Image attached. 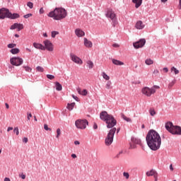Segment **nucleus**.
Segmentation results:
<instances>
[{
	"mask_svg": "<svg viewBox=\"0 0 181 181\" xmlns=\"http://www.w3.org/2000/svg\"><path fill=\"white\" fill-rule=\"evenodd\" d=\"M4 181H11V179L9 177H5Z\"/></svg>",
	"mask_w": 181,
	"mask_h": 181,
	"instance_id": "774afa93",
	"label": "nucleus"
},
{
	"mask_svg": "<svg viewBox=\"0 0 181 181\" xmlns=\"http://www.w3.org/2000/svg\"><path fill=\"white\" fill-rule=\"evenodd\" d=\"M77 91H78V94H80V95H81V93H82V91H83V90H81V88H77Z\"/></svg>",
	"mask_w": 181,
	"mask_h": 181,
	"instance_id": "5fc2aeb1",
	"label": "nucleus"
},
{
	"mask_svg": "<svg viewBox=\"0 0 181 181\" xmlns=\"http://www.w3.org/2000/svg\"><path fill=\"white\" fill-rule=\"evenodd\" d=\"M160 88L159 86L154 85L153 87H144L141 89V93L146 97H151L152 94H155L156 93V90Z\"/></svg>",
	"mask_w": 181,
	"mask_h": 181,
	"instance_id": "39448f33",
	"label": "nucleus"
},
{
	"mask_svg": "<svg viewBox=\"0 0 181 181\" xmlns=\"http://www.w3.org/2000/svg\"><path fill=\"white\" fill-rule=\"evenodd\" d=\"M102 76L105 80H110V77L108 75H107V74H105V72H103Z\"/></svg>",
	"mask_w": 181,
	"mask_h": 181,
	"instance_id": "7c9ffc66",
	"label": "nucleus"
},
{
	"mask_svg": "<svg viewBox=\"0 0 181 181\" xmlns=\"http://www.w3.org/2000/svg\"><path fill=\"white\" fill-rule=\"evenodd\" d=\"M84 45L86 47H93V42H91L90 40H88L87 38H84Z\"/></svg>",
	"mask_w": 181,
	"mask_h": 181,
	"instance_id": "aec40b11",
	"label": "nucleus"
},
{
	"mask_svg": "<svg viewBox=\"0 0 181 181\" xmlns=\"http://www.w3.org/2000/svg\"><path fill=\"white\" fill-rule=\"evenodd\" d=\"M49 18H52L54 21H62L67 16V11L63 8H55L54 11L48 13Z\"/></svg>",
	"mask_w": 181,
	"mask_h": 181,
	"instance_id": "7ed1b4c3",
	"label": "nucleus"
},
{
	"mask_svg": "<svg viewBox=\"0 0 181 181\" xmlns=\"http://www.w3.org/2000/svg\"><path fill=\"white\" fill-rule=\"evenodd\" d=\"M27 6H28V8H30V9H33V3L29 1L27 3Z\"/></svg>",
	"mask_w": 181,
	"mask_h": 181,
	"instance_id": "ea45409f",
	"label": "nucleus"
},
{
	"mask_svg": "<svg viewBox=\"0 0 181 181\" xmlns=\"http://www.w3.org/2000/svg\"><path fill=\"white\" fill-rule=\"evenodd\" d=\"M23 67V69H25V71H28V73L32 72V68H30L29 66H24Z\"/></svg>",
	"mask_w": 181,
	"mask_h": 181,
	"instance_id": "f704fd0d",
	"label": "nucleus"
},
{
	"mask_svg": "<svg viewBox=\"0 0 181 181\" xmlns=\"http://www.w3.org/2000/svg\"><path fill=\"white\" fill-rule=\"evenodd\" d=\"M17 29H18V32H19L20 30H22V29H23V24H22V23H18Z\"/></svg>",
	"mask_w": 181,
	"mask_h": 181,
	"instance_id": "473e14b6",
	"label": "nucleus"
},
{
	"mask_svg": "<svg viewBox=\"0 0 181 181\" xmlns=\"http://www.w3.org/2000/svg\"><path fill=\"white\" fill-rule=\"evenodd\" d=\"M74 144H75L76 145H80V141H74Z\"/></svg>",
	"mask_w": 181,
	"mask_h": 181,
	"instance_id": "69168bd1",
	"label": "nucleus"
},
{
	"mask_svg": "<svg viewBox=\"0 0 181 181\" xmlns=\"http://www.w3.org/2000/svg\"><path fill=\"white\" fill-rule=\"evenodd\" d=\"M47 78H49V80H53V78H54V76H53L52 74H47Z\"/></svg>",
	"mask_w": 181,
	"mask_h": 181,
	"instance_id": "79ce46f5",
	"label": "nucleus"
},
{
	"mask_svg": "<svg viewBox=\"0 0 181 181\" xmlns=\"http://www.w3.org/2000/svg\"><path fill=\"white\" fill-rule=\"evenodd\" d=\"M163 70V71H165V73H168V71H169V69H168V67H164Z\"/></svg>",
	"mask_w": 181,
	"mask_h": 181,
	"instance_id": "603ef678",
	"label": "nucleus"
},
{
	"mask_svg": "<svg viewBox=\"0 0 181 181\" xmlns=\"http://www.w3.org/2000/svg\"><path fill=\"white\" fill-rule=\"evenodd\" d=\"M36 70H37L40 73H43L45 71V69L43 67L38 66L36 67Z\"/></svg>",
	"mask_w": 181,
	"mask_h": 181,
	"instance_id": "c85d7f7f",
	"label": "nucleus"
},
{
	"mask_svg": "<svg viewBox=\"0 0 181 181\" xmlns=\"http://www.w3.org/2000/svg\"><path fill=\"white\" fill-rule=\"evenodd\" d=\"M61 134H62V130L60 129H57L56 138H59V136H60Z\"/></svg>",
	"mask_w": 181,
	"mask_h": 181,
	"instance_id": "58836bf2",
	"label": "nucleus"
},
{
	"mask_svg": "<svg viewBox=\"0 0 181 181\" xmlns=\"http://www.w3.org/2000/svg\"><path fill=\"white\" fill-rule=\"evenodd\" d=\"M30 16H32V13H28L23 16V18L25 19H28V18H30Z\"/></svg>",
	"mask_w": 181,
	"mask_h": 181,
	"instance_id": "de8ad7c7",
	"label": "nucleus"
},
{
	"mask_svg": "<svg viewBox=\"0 0 181 181\" xmlns=\"http://www.w3.org/2000/svg\"><path fill=\"white\" fill-rule=\"evenodd\" d=\"M87 64H88V69H93V67H94V63L93 62V61H88Z\"/></svg>",
	"mask_w": 181,
	"mask_h": 181,
	"instance_id": "cd10ccee",
	"label": "nucleus"
},
{
	"mask_svg": "<svg viewBox=\"0 0 181 181\" xmlns=\"http://www.w3.org/2000/svg\"><path fill=\"white\" fill-rule=\"evenodd\" d=\"M9 12V9L2 8L0 9V19H5V18H8V14Z\"/></svg>",
	"mask_w": 181,
	"mask_h": 181,
	"instance_id": "9b49d317",
	"label": "nucleus"
},
{
	"mask_svg": "<svg viewBox=\"0 0 181 181\" xmlns=\"http://www.w3.org/2000/svg\"><path fill=\"white\" fill-rule=\"evenodd\" d=\"M149 112H150V115H151V117H153L154 115H156V112H155V110H153L152 108L149 110Z\"/></svg>",
	"mask_w": 181,
	"mask_h": 181,
	"instance_id": "72a5a7b5",
	"label": "nucleus"
},
{
	"mask_svg": "<svg viewBox=\"0 0 181 181\" xmlns=\"http://www.w3.org/2000/svg\"><path fill=\"white\" fill-rule=\"evenodd\" d=\"M75 125L78 129H86L87 125H88V121L87 119H78L76 120Z\"/></svg>",
	"mask_w": 181,
	"mask_h": 181,
	"instance_id": "6e6552de",
	"label": "nucleus"
},
{
	"mask_svg": "<svg viewBox=\"0 0 181 181\" xmlns=\"http://www.w3.org/2000/svg\"><path fill=\"white\" fill-rule=\"evenodd\" d=\"M57 35H59V32H57V31H52L51 33V36L53 38L56 37Z\"/></svg>",
	"mask_w": 181,
	"mask_h": 181,
	"instance_id": "4c0bfd02",
	"label": "nucleus"
},
{
	"mask_svg": "<svg viewBox=\"0 0 181 181\" xmlns=\"http://www.w3.org/2000/svg\"><path fill=\"white\" fill-rule=\"evenodd\" d=\"M71 158L76 159V158H77V156L76 154H71Z\"/></svg>",
	"mask_w": 181,
	"mask_h": 181,
	"instance_id": "e2e57ef3",
	"label": "nucleus"
},
{
	"mask_svg": "<svg viewBox=\"0 0 181 181\" xmlns=\"http://www.w3.org/2000/svg\"><path fill=\"white\" fill-rule=\"evenodd\" d=\"M40 14L45 13V10L43 9L42 7L40 9Z\"/></svg>",
	"mask_w": 181,
	"mask_h": 181,
	"instance_id": "6e6d98bb",
	"label": "nucleus"
},
{
	"mask_svg": "<svg viewBox=\"0 0 181 181\" xmlns=\"http://www.w3.org/2000/svg\"><path fill=\"white\" fill-rule=\"evenodd\" d=\"M55 86L57 91H62V90H63V86L59 82L55 83Z\"/></svg>",
	"mask_w": 181,
	"mask_h": 181,
	"instance_id": "4be33fe9",
	"label": "nucleus"
},
{
	"mask_svg": "<svg viewBox=\"0 0 181 181\" xmlns=\"http://www.w3.org/2000/svg\"><path fill=\"white\" fill-rule=\"evenodd\" d=\"M158 173L155 170H151L146 173V176H154V177H157Z\"/></svg>",
	"mask_w": 181,
	"mask_h": 181,
	"instance_id": "a211bd4d",
	"label": "nucleus"
},
{
	"mask_svg": "<svg viewBox=\"0 0 181 181\" xmlns=\"http://www.w3.org/2000/svg\"><path fill=\"white\" fill-rule=\"evenodd\" d=\"M44 129H45V131H52V129L49 128L47 124H44Z\"/></svg>",
	"mask_w": 181,
	"mask_h": 181,
	"instance_id": "a18cd8bd",
	"label": "nucleus"
},
{
	"mask_svg": "<svg viewBox=\"0 0 181 181\" xmlns=\"http://www.w3.org/2000/svg\"><path fill=\"white\" fill-rule=\"evenodd\" d=\"M175 81H173L172 82H170L168 85V88H172V87H173V86H175Z\"/></svg>",
	"mask_w": 181,
	"mask_h": 181,
	"instance_id": "37998d69",
	"label": "nucleus"
},
{
	"mask_svg": "<svg viewBox=\"0 0 181 181\" xmlns=\"http://www.w3.org/2000/svg\"><path fill=\"white\" fill-rule=\"evenodd\" d=\"M112 83H111V81H108L107 82V83H106V86H105V87H106V88L107 89V90H110V88H111V85H112Z\"/></svg>",
	"mask_w": 181,
	"mask_h": 181,
	"instance_id": "2f4dec72",
	"label": "nucleus"
},
{
	"mask_svg": "<svg viewBox=\"0 0 181 181\" xmlns=\"http://www.w3.org/2000/svg\"><path fill=\"white\" fill-rule=\"evenodd\" d=\"M33 46L35 49H38L40 50H45V46H43L42 44L34 42Z\"/></svg>",
	"mask_w": 181,
	"mask_h": 181,
	"instance_id": "f3484780",
	"label": "nucleus"
},
{
	"mask_svg": "<svg viewBox=\"0 0 181 181\" xmlns=\"http://www.w3.org/2000/svg\"><path fill=\"white\" fill-rule=\"evenodd\" d=\"M23 142H24L25 144H27L28 142V137H24L23 139Z\"/></svg>",
	"mask_w": 181,
	"mask_h": 181,
	"instance_id": "3c124183",
	"label": "nucleus"
},
{
	"mask_svg": "<svg viewBox=\"0 0 181 181\" xmlns=\"http://www.w3.org/2000/svg\"><path fill=\"white\" fill-rule=\"evenodd\" d=\"M74 105H76V103H68L66 108L69 111H72V110L74 108Z\"/></svg>",
	"mask_w": 181,
	"mask_h": 181,
	"instance_id": "5701e85b",
	"label": "nucleus"
},
{
	"mask_svg": "<svg viewBox=\"0 0 181 181\" xmlns=\"http://www.w3.org/2000/svg\"><path fill=\"white\" fill-rule=\"evenodd\" d=\"M100 118L107 124V128L111 129L114 128L115 125H117V119L114 118V116L112 115H108V112L107 111H103L100 114Z\"/></svg>",
	"mask_w": 181,
	"mask_h": 181,
	"instance_id": "f03ea898",
	"label": "nucleus"
},
{
	"mask_svg": "<svg viewBox=\"0 0 181 181\" xmlns=\"http://www.w3.org/2000/svg\"><path fill=\"white\" fill-rule=\"evenodd\" d=\"M13 129V127H8L7 132H9V131H12Z\"/></svg>",
	"mask_w": 181,
	"mask_h": 181,
	"instance_id": "0e129e2a",
	"label": "nucleus"
},
{
	"mask_svg": "<svg viewBox=\"0 0 181 181\" xmlns=\"http://www.w3.org/2000/svg\"><path fill=\"white\" fill-rule=\"evenodd\" d=\"M146 64H147V66H151V64H153V60L151 59H147L145 61Z\"/></svg>",
	"mask_w": 181,
	"mask_h": 181,
	"instance_id": "bb28decb",
	"label": "nucleus"
},
{
	"mask_svg": "<svg viewBox=\"0 0 181 181\" xmlns=\"http://www.w3.org/2000/svg\"><path fill=\"white\" fill-rule=\"evenodd\" d=\"M122 154V151H120L116 156V158H119V155Z\"/></svg>",
	"mask_w": 181,
	"mask_h": 181,
	"instance_id": "338daca9",
	"label": "nucleus"
},
{
	"mask_svg": "<svg viewBox=\"0 0 181 181\" xmlns=\"http://www.w3.org/2000/svg\"><path fill=\"white\" fill-rule=\"evenodd\" d=\"M121 117L122 118V119H124L127 122H132V119H131V118L125 116V115H124L123 113L121 114Z\"/></svg>",
	"mask_w": 181,
	"mask_h": 181,
	"instance_id": "b1692460",
	"label": "nucleus"
},
{
	"mask_svg": "<svg viewBox=\"0 0 181 181\" xmlns=\"http://www.w3.org/2000/svg\"><path fill=\"white\" fill-rule=\"evenodd\" d=\"M117 132V128L113 127L111 129L108 134L105 140V144L107 145V146H110L112 142H114V135H115V132Z\"/></svg>",
	"mask_w": 181,
	"mask_h": 181,
	"instance_id": "0eeeda50",
	"label": "nucleus"
},
{
	"mask_svg": "<svg viewBox=\"0 0 181 181\" xmlns=\"http://www.w3.org/2000/svg\"><path fill=\"white\" fill-rule=\"evenodd\" d=\"M105 16L106 18H109L112 20V25L113 28H115V26H117L118 24V20L117 19V15H115V13L112 11V9H107Z\"/></svg>",
	"mask_w": 181,
	"mask_h": 181,
	"instance_id": "423d86ee",
	"label": "nucleus"
},
{
	"mask_svg": "<svg viewBox=\"0 0 181 181\" xmlns=\"http://www.w3.org/2000/svg\"><path fill=\"white\" fill-rule=\"evenodd\" d=\"M77 91H78V94H80V95H81V93H82V91H83V90H81V88H77Z\"/></svg>",
	"mask_w": 181,
	"mask_h": 181,
	"instance_id": "864d4df0",
	"label": "nucleus"
},
{
	"mask_svg": "<svg viewBox=\"0 0 181 181\" xmlns=\"http://www.w3.org/2000/svg\"><path fill=\"white\" fill-rule=\"evenodd\" d=\"M70 57L74 63H76V64H83V61L81 59H80L78 57L76 56L74 54H70Z\"/></svg>",
	"mask_w": 181,
	"mask_h": 181,
	"instance_id": "f8f14e48",
	"label": "nucleus"
},
{
	"mask_svg": "<svg viewBox=\"0 0 181 181\" xmlns=\"http://www.w3.org/2000/svg\"><path fill=\"white\" fill-rule=\"evenodd\" d=\"M10 52L12 54H18V53H19L20 50L18 48H13L10 50Z\"/></svg>",
	"mask_w": 181,
	"mask_h": 181,
	"instance_id": "a878e982",
	"label": "nucleus"
},
{
	"mask_svg": "<svg viewBox=\"0 0 181 181\" xmlns=\"http://www.w3.org/2000/svg\"><path fill=\"white\" fill-rule=\"evenodd\" d=\"M13 132H16V135H19V128L15 127L13 129Z\"/></svg>",
	"mask_w": 181,
	"mask_h": 181,
	"instance_id": "49530a36",
	"label": "nucleus"
},
{
	"mask_svg": "<svg viewBox=\"0 0 181 181\" xmlns=\"http://www.w3.org/2000/svg\"><path fill=\"white\" fill-rule=\"evenodd\" d=\"M112 47H119V45L117 43H115V44L112 45Z\"/></svg>",
	"mask_w": 181,
	"mask_h": 181,
	"instance_id": "bf43d9fd",
	"label": "nucleus"
},
{
	"mask_svg": "<svg viewBox=\"0 0 181 181\" xmlns=\"http://www.w3.org/2000/svg\"><path fill=\"white\" fill-rule=\"evenodd\" d=\"M21 179H26V175H25L24 174H21Z\"/></svg>",
	"mask_w": 181,
	"mask_h": 181,
	"instance_id": "680f3d73",
	"label": "nucleus"
},
{
	"mask_svg": "<svg viewBox=\"0 0 181 181\" xmlns=\"http://www.w3.org/2000/svg\"><path fill=\"white\" fill-rule=\"evenodd\" d=\"M73 98L76 100V101H78V98L77 96H75L74 95H72Z\"/></svg>",
	"mask_w": 181,
	"mask_h": 181,
	"instance_id": "052dcab7",
	"label": "nucleus"
},
{
	"mask_svg": "<svg viewBox=\"0 0 181 181\" xmlns=\"http://www.w3.org/2000/svg\"><path fill=\"white\" fill-rule=\"evenodd\" d=\"M44 47L45 48V49H47L48 52H53V44H52L50 41H49L48 40L44 41Z\"/></svg>",
	"mask_w": 181,
	"mask_h": 181,
	"instance_id": "ddd939ff",
	"label": "nucleus"
},
{
	"mask_svg": "<svg viewBox=\"0 0 181 181\" xmlns=\"http://www.w3.org/2000/svg\"><path fill=\"white\" fill-rule=\"evenodd\" d=\"M123 176L126 177V179H129V173H126V172L123 173Z\"/></svg>",
	"mask_w": 181,
	"mask_h": 181,
	"instance_id": "c03bdc74",
	"label": "nucleus"
},
{
	"mask_svg": "<svg viewBox=\"0 0 181 181\" xmlns=\"http://www.w3.org/2000/svg\"><path fill=\"white\" fill-rule=\"evenodd\" d=\"M98 128V126L97 125V123H94L93 129H97Z\"/></svg>",
	"mask_w": 181,
	"mask_h": 181,
	"instance_id": "4d7b16f0",
	"label": "nucleus"
},
{
	"mask_svg": "<svg viewBox=\"0 0 181 181\" xmlns=\"http://www.w3.org/2000/svg\"><path fill=\"white\" fill-rule=\"evenodd\" d=\"M165 129L173 135H181V127L180 126H174L171 122L165 123Z\"/></svg>",
	"mask_w": 181,
	"mask_h": 181,
	"instance_id": "20e7f679",
	"label": "nucleus"
},
{
	"mask_svg": "<svg viewBox=\"0 0 181 181\" xmlns=\"http://www.w3.org/2000/svg\"><path fill=\"white\" fill-rule=\"evenodd\" d=\"M158 73H159V71L158 69H156L153 71V74H156V76H158Z\"/></svg>",
	"mask_w": 181,
	"mask_h": 181,
	"instance_id": "8fccbe9b",
	"label": "nucleus"
},
{
	"mask_svg": "<svg viewBox=\"0 0 181 181\" xmlns=\"http://www.w3.org/2000/svg\"><path fill=\"white\" fill-rule=\"evenodd\" d=\"M18 18H20V16H19L18 13H12L8 10V14L7 15V18H8V19H18Z\"/></svg>",
	"mask_w": 181,
	"mask_h": 181,
	"instance_id": "4468645a",
	"label": "nucleus"
},
{
	"mask_svg": "<svg viewBox=\"0 0 181 181\" xmlns=\"http://www.w3.org/2000/svg\"><path fill=\"white\" fill-rule=\"evenodd\" d=\"M135 28L141 30L144 29V28H145V25L144 24V22H142L141 21H139L136 22Z\"/></svg>",
	"mask_w": 181,
	"mask_h": 181,
	"instance_id": "dca6fc26",
	"label": "nucleus"
},
{
	"mask_svg": "<svg viewBox=\"0 0 181 181\" xmlns=\"http://www.w3.org/2000/svg\"><path fill=\"white\" fill-rule=\"evenodd\" d=\"M173 71L175 74H179V71L175 66L171 68V72Z\"/></svg>",
	"mask_w": 181,
	"mask_h": 181,
	"instance_id": "c756f323",
	"label": "nucleus"
},
{
	"mask_svg": "<svg viewBox=\"0 0 181 181\" xmlns=\"http://www.w3.org/2000/svg\"><path fill=\"white\" fill-rule=\"evenodd\" d=\"M88 93V92L87 91V90L83 89L82 90V92L81 93V95H87Z\"/></svg>",
	"mask_w": 181,
	"mask_h": 181,
	"instance_id": "a19ab883",
	"label": "nucleus"
},
{
	"mask_svg": "<svg viewBox=\"0 0 181 181\" xmlns=\"http://www.w3.org/2000/svg\"><path fill=\"white\" fill-rule=\"evenodd\" d=\"M17 28H18V23H16L13 24V25L11 26L10 29H11V30H13L14 29H17Z\"/></svg>",
	"mask_w": 181,
	"mask_h": 181,
	"instance_id": "c9c22d12",
	"label": "nucleus"
},
{
	"mask_svg": "<svg viewBox=\"0 0 181 181\" xmlns=\"http://www.w3.org/2000/svg\"><path fill=\"white\" fill-rule=\"evenodd\" d=\"M30 118H32V113H28V117L27 119L29 120H30Z\"/></svg>",
	"mask_w": 181,
	"mask_h": 181,
	"instance_id": "09e8293b",
	"label": "nucleus"
},
{
	"mask_svg": "<svg viewBox=\"0 0 181 181\" xmlns=\"http://www.w3.org/2000/svg\"><path fill=\"white\" fill-rule=\"evenodd\" d=\"M135 148H136V146H135V144H134V145L131 144L130 145V148L131 149H135Z\"/></svg>",
	"mask_w": 181,
	"mask_h": 181,
	"instance_id": "13d9d810",
	"label": "nucleus"
},
{
	"mask_svg": "<svg viewBox=\"0 0 181 181\" xmlns=\"http://www.w3.org/2000/svg\"><path fill=\"white\" fill-rule=\"evenodd\" d=\"M10 63L12 66H22L23 64V59L19 57H13L10 59Z\"/></svg>",
	"mask_w": 181,
	"mask_h": 181,
	"instance_id": "1a4fd4ad",
	"label": "nucleus"
},
{
	"mask_svg": "<svg viewBox=\"0 0 181 181\" xmlns=\"http://www.w3.org/2000/svg\"><path fill=\"white\" fill-rule=\"evenodd\" d=\"M112 63L115 64V66H124V62L117 59H112Z\"/></svg>",
	"mask_w": 181,
	"mask_h": 181,
	"instance_id": "412c9836",
	"label": "nucleus"
},
{
	"mask_svg": "<svg viewBox=\"0 0 181 181\" xmlns=\"http://www.w3.org/2000/svg\"><path fill=\"white\" fill-rule=\"evenodd\" d=\"M132 141L134 142V144H136L137 145H141V139L132 137Z\"/></svg>",
	"mask_w": 181,
	"mask_h": 181,
	"instance_id": "393cba45",
	"label": "nucleus"
},
{
	"mask_svg": "<svg viewBox=\"0 0 181 181\" xmlns=\"http://www.w3.org/2000/svg\"><path fill=\"white\" fill-rule=\"evenodd\" d=\"M75 35L78 36V37H83L86 35L84 31L81 30L80 28H77L75 30Z\"/></svg>",
	"mask_w": 181,
	"mask_h": 181,
	"instance_id": "2eb2a0df",
	"label": "nucleus"
},
{
	"mask_svg": "<svg viewBox=\"0 0 181 181\" xmlns=\"http://www.w3.org/2000/svg\"><path fill=\"white\" fill-rule=\"evenodd\" d=\"M142 1L143 0H132L133 4H135V8H136V9L142 5Z\"/></svg>",
	"mask_w": 181,
	"mask_h": 181,
	"instance_id": "6ab92c4d",
	"label": "nucleus"
},
{
	"mask_svg": "<svg viewBox=\"0 0 181 181\" xmlns=\"http://www.w3.org/2000/svg\"><path fill=\"white\" fill-rule=\"evenodd\" d=\"M146 43V40L145 39H140L139 41L133 43V46L134 49H139L141 47H144L145 44Z\"/></svg>",
	"mask_w": 181,
	"mask_h": 181,
	"instance_id": "9d476101",
	"label": "nucleus"
},
{
	"mask_svg": "<svg viewBox=\"0 0 181 181\" xmlns=\"http://www.w3.org/2000/svg\"><path fill=\"white\" fill-rule=\"evenodd\" d=\"M7 47H8V49H13V47H16V44H13V43L8 44L7 45Z\"/></svg>",
	"mask_w": 181,
	"mask_h": 181,
	"instance_id": "e433bc0d",
	"label": "nucleus"
},
{
	"mask_svg": "<svg viewBox=\"0 0 181 181\" xmlns=\"http://www.w3.org/2000/svg\"><path fill=\"white\" fill-rule=\"evenodd\" d=\"M146 141L148 148H150L151 151H158L162 144L160 135H159L158 132L153 129H151L148 132L146 136Z\"/></svg>",
	"mask_w": 181,
	"mask_h": 181,
	"instance_id": "f257e3e1",
	"label": "nucleus"
}]
</instances>
